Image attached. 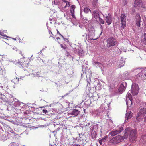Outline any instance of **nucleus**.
I'll return each instance as SVG.
<instances>
[{"mask_svg":"<svg viewBox=\"0 0 146 146\" xmlns=\"http://www.w3.org/2000/svg\"><path fill=\"white\" fill-rule=\"evenodd\" d=\"M129 135V140L134 142L136 139L137 134V131L135 129H132L131 128H127L125 130L124 137L127 138Z\"/></svg>","mask_w":146,"mask_h":146,"instance_id":"1","label":"nucleus"},{"mask_svg":"<svg viewBox=\"0 0 146 146\" xmlns=\"http://www.w3.org/2000/svg\"><path fill=\"white\" fill-rule=\"evenodd\" d=\"M107 46L109 48L117 44V42L116 40L113 37L110 38L107 40Z\"/></svg>","mask_w":146,"mask_h":146,"instance_id":"2","label":"nucleus"},{"mask_svg":"<svg viewBox=\"0 0 146 146\" xmlns=\"http://www.w3.org/2000/svg\"><path fill=\"white\" fill-rule=\"evenodd\" d=\"M121 28V29H123L126 26V16L124 14H122L120 16Z\"/></svg>","mask_w":146,"mask_h":146,"instance_id":"3","label":"nucleus"},{"mask_svg":"<svg viewBox=\"0 0 146 146\" xmlns=\"http://www.w3.org/2000/svg\"><path fill=\"white\" fill-rule=\"evenodd\" d=\"M122 138L120 135H117L112 138L110 141L111 143L113 144H117L121 142Z\"/></svg>","mask_w":146,"mask_h":146,"instance_id":"4","label":"nucleus"},{"mask_svg":"<svg viewBox=\"0 0 146 146\" xmlns=\"http://www.w3.org/2000/svg\"><path fill=\"white\" fill-rule=\"evenodd\" d=\"M139 90V88L137 84L132 85L130 92L134 95H136L138 94Z\"/></svg>","mask_w":146,"mask_h":146,"instance_id":"5","label":"nucleus"},{"mask_svg":"<svg viewBox=\"0 0 146 146\" xmlns=\"http://www.w3.org/2000/svg\"><path fill=\"white\" fill-rule=\"evenodd\" d=\"M123 129V128L122 127H120L116 130L110 132L109 135H110L111 136H114L119 133Z\"/></svg>","mask_w":146,"mask_h":146,"instance_id":"6","label":"nucleus"},{"mask_svg":"<svg viewBox=\"0 0 146 146\" xmlns=\"http://www.w3.org/2000/svg\"><path fill=\"white\" fill-rule=\"evenodd\" d=\"M143 3L141 0H135L134 6L138 9H140L142 7Z\"/></svg>","mask_w":146,"mask_h":146,"instance_id":"7","label":"nucleus"},{"mask_svg":"<svg viewBox=\"0 0 146 146\" xmlns=\"http://www.w3.org/2000/svg\"><path fill=\"white\" fill-rule=\"evenodd\" d=\"M146 114V108H143L141 109L137 115L136 118L137 120H138V118L139 117H141V115H145Z\"/></svg>","mask_w":146,"mask_h":146,"instance_id":"8","label":"nucleus"},{"mask_svg":"<svg viewBox=\"0 0 146 146\" xmlns=\"http://www.w3.org/2000/svg\"><path fill=\"white\" fill-rule=\"evenodd\" d=\"M141 17L140 15L138 14H137L136 16V24L137 26L139 27H140V23L141 22Z\"/></svg>","mask_w":146,"mask_h":146,"instance_id":"9","label":"nucleus"},{"mask_svg":"<svg viewBox=\"0 0 146 146\" xmlns=\"http://www.w3.org/2000/svg\"><path fill=\"white\" fill-rule=\"evenodd\" d=\"M21 66L22 67L24 68V73H25L27 71L28 72V73L27 74V75H28L29 74V72H28L29 71V69L28 68V64L26 63L25 62H23V63H22V64H21Z\"/></svg>","mask_w":146,"mask_h":146,"instance_id":"10","label":"nucleus"},{"mask_svg":"<svg viewBox=\"0 0 146 146\" xmlns=\"http://www.w3.org/2000/svg\"><path fill=\"white\" fill-rule=\"evenodd\" d=\"M105 19L108 25H110L112 22L111 16V14H108L106 16Z\"/></svg>","mask_w":146,"mask_h":146,"instance_id":"11","label":"nucleus"},{"mask_svg":"<svg viewBox=\"0 0 146 146\" xmlns=\"http://www.w3.org/2000/svg\"><path fill=\"white\" fill-rule=\"evenodd\" d=\"M80 111L76 109H74L71 113H69V115H72L71 116L72 117H74L77 116L79 114Z\"/></svg>","mask_w":146,"mask_h":146,"instance_id":"12","label":"nucleus"},{"mask_svg":"<svg viewBox=\"0 0 146 146\" xmlns=\"http://www.w3.org/2000/svg\"><path fill=\"white\" fill-rule=\"evenodd\" d=\"M99 12L98 10H94L93 13V15L94 18H99Z\"/></svg>","mask_w":146,"mask_h":146,"instance_id":"13","label":"nucleus"},{"mask_svg":"<svg viewBox=\"0 0 146 146\" xmlns=\"http://www.w3.org/2000/svg\"><path fill=\"white\" fill-rule=\"evenodd\" d=\"M125 89V88L123 84H121L118 89L119 92L121 93L123 92Z\"/></svg>","mask_w":146,"mask_h":146,"instance_id":"14","label":"nucleus"},{"mask_svg":"<svg viewBox=\"0 0 146 146\" xmlns=\"http://www.w3.org/2000/svg\"><path fill=\"white\" fill-rule=\"evenodd\" d=\"M132 116V113L131 112H128L126 114L125 120H128L131 118Z\"/></svg>","mask_w":146,"mask_h":146,"instance_id":"15","label":"nucleus"},{"mask_svg":"<svg viewBox=\"0 0 146 146\" xmlns=\"http://www.w3.org/2000/svg\"><path fill=\"white\" fill-rule=\"evenodd\" d=\"M19 79L17 77H16L12 80V82L15 84H17L19 83Z\"/></svg>","mask_w":146,"mask_h":146,"instance_id":"16","label":"nucleus"},{"mask_svg":"<svg viewBox=\"0 0 146 146\" xmlns=\"http://www.w3.org/2000/svg\"><path fill=\"white\" fill-rule=\"evenodd\" d=\"M75 8V6L74 5H73L70 6V11L71 13H74V10Z\"/></svg>","mask_w":146,"mask_h":146,"instance_id":"17","label":"nucleus"},{"mask_svg":"<svg viewBox=\"0 0 146 146\" xmlns=\"http://www.w3.org/2000/svg\"><path fill=\"white\" fill-rule=\"evenodd\" d=\"M127 99L128 98L129 100H130L131 104H132V96L130 93H129V92L127 93Z\"/></svg>","mask_w":146,"mask_h":146,"instance_id":"18","label":"nucleus"},{"mask_svg":"<svg viewBox=\"0 0 146 146\" xmlns=\"http://www.w3.org/2000/svg\"><path fill=\"white\" fill-rule=\"evenodd\" d=\"M84 11L86 13H88L90 11H91L90 9L87 7L85 8Z\"/></svg>","mask_w":146,"mask_h":146,"instance_id":"19","label":"nucleus"},{"mask_svg":"<svg viewBox=\"0 0 146 146\" xmlns=\"http://www.w3.org/2000/svg\"><path fill=\"white\" fill-rule=\"evenodd\" d=\"M96 66V68L100 67L101 66V64L99 62H97L95 63Z\"/></svg>","mask_w":146,"mask_h":146,"instance_id":"20","label":"nucleus"},{"mask_svg":"<svg viewBox=\"0 0 146 146\" xmlns=\"http://www.w3.org/2000/svg\"><path fill=\"white\" fill-rule=\"evenodd\" d=\"M49 34L50 35V37H52L54 38H55L54 37L55 36L54 35V34H53L52 32L50 30H49Z\"/></svg>","mask_w":146,"mask_h":146,"instance_id":"21","label":"nucleus"},{"mask_svg":"<svg viewBox=\"0 0 146 146\" xmlns=\"http://www.w3.org/2000/svg\"><path fill=\"white\" fill-rule=\"evenodd\" d=\"M99 21L102 24H104L105 23L104 20L103 19L100 18V17H99Z\"/></svg>","mask_w":146,"mask_h":146,"instance_id":"22","label":"nucleus"},{"mask_svg":"<svg viewBox=\"0 0 146 146\" xmlns=\"http://www.w3.org/2000/svg\"><path fill=\"white\" fill-rule=\"evenodd\" d=\"M66 2H64V3H66V5L64 7V8H66L67 7H69L70 5V3L68 1H66Z\"/></svg>","mask_w":146,"mask_h":146,"instance_id":"23","label":"nucleus"},{"mask_svg":"<svg viewBox=\"0 0 146 146\" xmlns=\"http://www.w3.org/2000/svg\"><path fill=\"white\" fill-rule=\"evenodd\" d=\"M60 46L61 47L64 49H66L67 48L66 46L65 45H63L62 44H61L60 45Z\"/></svg>","mask_w":146,"mask_h":146,"instance_id":"24","label":"nucleus"},{"mask_svg":"<svg viewBox=\"0 0 146 146\" xmlns=\"http://www.w3.org/2000/svg\"><path fill=\"white\" fill-rule=\"evenodd\" d=\"M58 2L56 0H54V1H53L52 2V3L53 4H53H54V5H56L57 4H58Z\"/></svg>","mask_w":146,"mask_h":146,"instance_id":"25","label":"nucleus"},{"mask_svg":"<svg viewBox=\"0 0 146 146\" xmlns=\"http://www.w3.org/2000/svg\"><path fill=\"white\" fill-rule=\"evenodd\" d=\"M107 137V136H106L105 137L102 138L100 140L102 141V142H105L106 141V138Z\"/></svg>","mask_w":146,"mask_h":146,"instance_id":"26","label":"nucleus"},{"mask_svg":"<svg viewBox=\"0 0 146 146\" xmlns=\"http://www.w3.org/2000/svg\"><path fill=\"white\" fill-rule=\"evenodd\" d=\"M0 35H1L2 36H4V37H8V36H7L6 35L4 34V33H3V32H1V34H0Z\"/></svg>","mask_w":146,"mask_h":146,"instance_id":"27","label":"nucleus"},{"mask_svg":"<svg viewBox=\"0 0 146 146\" xmlns=\"http://www.w3.org/2000/svg\"><path fill=\"white\" fill-rule=\"evenodd\" d=\"M0 35H1L2 36H4V37H8V36H7L6 35L4 34V33H3V32H1V34H0Z\"/></svg>","mask_w":146,"mask_h":146,"instance_id":"28","label":"nucleus"},{"mask_svg":"<svg viewBox=\"0 0 146 146\" xmlns=\"http://www.w3.org/2000/svg\"><path fill=\"white\" fill-rule=\"evenodd\" d=\"M144 40L145 41V44H146V33H145L144 34Z\"/></svg>","mask_w":146,"mask_h":146,"instance_id":"29","label":"nucleus"},{"mask_svg":"<svg viewBox=\"0 0 146 146\" xmlns=\"http://www.w3.org/2000/svg\"><path fill=\"white\" fill-rule=\"evenodd\" d=\"M98 2V0H93V3L94 4H96Z\"/></svg>","mask_w":146,"mask_h":146,"instance_id":"30","label":"nucleus"},{"mask_svg":"<svg viewBox=\"0 0 146 146\" xmlns=\"http://www.w3.org/2000/svg\"><path fill=\"white\" fill-rule=\"evenodd\" d=\"M35 76H40V73L39 72H37L36 74H35Z\"/></svg>","mask_w":146,"mask_h":146,"instance_id":"31","label":"nucleus"},{"mask_svg":"<svg viewBox=\"0 0 146 146\" xmlns=\"http://www.w3.org/2000/svg\"><path fill=\"white\" fill-rule=\"evenodd\" d=\"M71 15H72V17H73V18H75V16L74 15V13H71Z\"/></svg>","mask_w":146,"mask_h":146,"instance_id":"32","label":"nucleus"},{"mask_svg":"<svg viewBox=\"0 0 146 146\" xmlns=\"http://www.w3.org/2000/svg\"><path fill=\"white\" fill-rule=\"evenodd\" d=\"M43 112L44 113H47L48 111H47L46 110H43Z\"/></svg>","mask_w":146,"mask_h":146,"instance_id":"33","label":"nucleus"},{"mask_svg":"<svg viewBox=\"0 0 146 146\" xmlns=\"http://www.w3.org/2000/svg\"><path fill=\"white\" fill-rule=\"evenodd\" d=\"M96 39H94L93 38H90V37H88V40H96Z\"/></svg>","mask_w":146,"mask_h":146,"instance_id":"34","label":"nucleus"},{"mask_svg":"<svg viewBox=\"0 0 146 146\" xmlns=\"http://www.w3.org/2000/svg\"><path fill=\"white\" fill-rule=\"evenodd\" d=\"M99 143H100V144L101 145L102 144V141L101 140H99Z\"/></svg>","mask_w":146,"mask_h":146,"instance_id":"35","label":"nucleus"},{"mask_svg":"<svg viewBox=\"0 0 146 146\" xmlns=\"http://www.w3.org/2000/svg\"><path fill=\"white\" fill-rule=\"evenodd\" d=\"M124 5H125L127 3V0H124Z\"/></svg>","mask_w":146,"mask_h":146,"instance_id":"36","label":"nucleus"},{"mask_svg":"<svg viewBox=\"0 0 146 146\" xmlns=\"http://www.w3.org/2000/svg\"><path fill=\"white\" fill-rule=\"evenodd\" d=\"M57 33H59V34L61 36H62V37H63V36H62V35H61V34L59 32V31H58V30H57Z\"/></svg>","mask_w":146,"mask_h":146,"instance_id":"37","label":"nucleus"},{"mask_svg":"<svg viewBox=\"0 0 146 146\" xmlns=\"http://www.w3.org/2000/svg\"><path fill=\"white\" fill-rule=\"evenodd\" d=\"M144 121L145 122H146V116H145L144 118Z\"/></svg>","mask_w":146,"mask_h":146,"instance_id":"38","label":"nucleus"},{"mask_svg":"<svg viewBox=\"0 0 146 146\" xmlns=\"http://www.w3.org/2000/svg\"><path fill=\"white\" fill-rule=\"evenodd\" d=\"M63 2H66V0H61Z\"/></svg>","mask_w":146,"mask_h":146,"instance_id":"39","label":"nucleus"},{"mask_svg":"<svg viewBox=\"0 0 146 146\" xmlns=\"http://www.w3.org/2000/svg\"><path fill=\"white\" fill-rule=\"evenodd\" d=\"M67 95H68L67 94H66V95H65L64 96H62V97H64L65 96H66Z\"/></svg>","mask_w":146,"mask_h":146,"instance_id":"40","label":"nucleus"},{"mask_svg":"<svg viewBox=\"0 0 146 146\" xmlns=\"http://www.w3.org/2000/svg\"><path fill=\"white\" fill-rule=\"evenodd\" d=\"M144 75L145 77H146V73L144 74Z\"/></svg>","mask_w":146,"mask_h":146,"instance_id":"41","label":"nucleus"},{"mask_svg":"<svg viewBox=\"0 0 146 146\" xmlns=\"http://www.w3.org/2000/svg\"><path fill=\"white\" fill-rule=\"evenodd\" d=\"M1 31H0V35L1 34Z\"/></svg>","mask_w":146,"mask_h":146,"instance_id":"42","label":"nucleus"},{"mask_svg":"<svg viewBox=\"0 0 146 146\" xmlns=\"http://www.w3.org/2000/svg\"><path fill=\"white\" fill-rule=\"evenodd\" d=\"M14 40H16V39H14Z\"/></svg>","mask_w":146,"mask_h":146,"instance_id":"43","label":"nucleus"}]
</instances>
